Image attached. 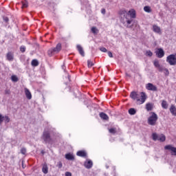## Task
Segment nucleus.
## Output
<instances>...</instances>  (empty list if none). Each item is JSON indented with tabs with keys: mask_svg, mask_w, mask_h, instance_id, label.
Returning <instances> with one entry per match:
<instances>
[{
	"mask_svg": "<svg viewBox=\"0 0 176 176\" xmlns=\"http://www.w3.org/2000/svg\"><path fill=\"white\" fill-rule=\"evenodd\" d=\"M158 141H160V142H164V141H166V135L164 134L159 135Z\"/></svg>",
	"mask_w": 176,
	"mask_h": 176,
	"instance_id": "obj_19",
	"label": "nucleus"
},
{
	"mask_svg": "<svg viewBox=\"0 0 176 176\" xmlns=\"http://www.w3.org/2000/svg\"><path fill=\"white\" fill-rule=\"evenodd\" d=\"M61 50V43H58L56 47L51 48L48 50V56L52 57L53 54H56V53H58Z\"/></svg>",
	"mask_w": 176,
	"mask_h": 176,
	"instance_id": "obj_5",
	"label": "nucleus"
},
{
	"mask_svg": "<svg viewBox=\"0 0 176 176\" xmlns=\"http://www.w3.org/2000/svg\"><path fill=\"white\" fill-rule=\"evenodd\" d=\"M11 80H12V82H19V78H17V76H11Z\"/></svg>",
	"mask_w": 176,
	"mask_h": 176,
	"instance_id": "obj_29",
	"label": "nucleus"
},
{
	"mask_svg": "<svg viewBox=\"0 0 176 176\" xmlns=\"http://www.w3.org/2000/svg\"><path fill=\"white\" fill-rule=\"evenodd\" d=\"M166 63L170 65H176V54H172L166 57Z\"/></svg>",
	"mask_w": 176,
	"mask_h": 176,
	"instance_id": "obj_6",
	"label": "nucleus"
},
{
	"mask_svg": "<svg viewBox=\"0 0 176 176\" xmlns=\"http://www.w3.org/2000/svg\"><path fill=\"white\" fill-rule=\"evenodd\" d=\"M65 159L67 160H75V156H74L71 153L65 154Z\"/></svg>",
	"mask_w": 176,
	"mask_h": 176,
	"instance_id": "obj_16",
	"label": "nucleus"
},
{
	"mask_svg": "<svg viewBox=\"0 0 176 176\" xmlns=\"http://www.w3.org/2000/svg\"><path fill=\"white\" fill-rule=\"evenodd\" d=\"M20 50H21V53H24L25 52V46H24V45L21 46Z\"/></svg>",
	"mask_w": 176,
	"mask_h": 176,
	"instance_id": "obj_39",
	"label": "nucleus"
},
{
	"mask_svg": "<svg viewBox=\"0 0 176 176\" xmlns=\"http://www.w3.org/2000/svg\"><path fill=\"white\" fill-rule=\"evenodd\" d=\"M130 97L134 101H137L138 104H144L146 100V94L145 92H141L140 95L133 91L131 93Z\"/></svg>",
	"mask_w": 176,
	"mask_h": 176,
	"instance_id": "obj_1",
	"label": "nucleus"
},
{
	"mask_svg": "<svg viewBox=\"0 0 176 176\" xmlns=\"http://www.w3.org/2000/svg\"><path fill=\"white\" fill-rule=\"evenodd\" d=\"M153 64L155 68H158L159 67H160V63H159V60H154Z\"/></svg>",
	"mask_w": 176,
	"mask_h": 176,
	"instance_id": "obj_31",
	"label": "nucleus"
},
{
	"mask_svg": "<svg viewBox=\"0 0 176 176\" xmlns=\"http://www.w3.org/2000/svg\"><path fill=\"white\" fill-rule=\"evenodd\" d=\"M6 58L8 61H13L14 60V54L12 52H9L6 54Z\"/></svg>",
	"mask_w": 176,
	"mask_h": 176,
	"instance_id": "obj_11",
	"label": "nucleus"
},
{
	"mask_svg": "<svg viewBox=\"0 0 176 176\" xmlns=\"http://www.w3.org/2000/svg\"><path fill=\"white\" fill-rule=\"evenodd\" d=\"M170 111L172 113L173 116H176V107L174 104H172L170 108Z\"/></svg>",
	"mask_w": 176,
	"mask_h": 176,
	"instance_id": "obj_17",
	"label": "nucleus"
},
{
	"mask_svg": "<svg viewBox=\"0 0 176 176\" xmlns=\"http://www.w3.org/2000/svg\"><path fill=\"white\" fill-rule=\"evenodd\" d=\"M146 89L150 90L151 91H157V87L153 84L149 82L146 85Z\"/></svg>",
	"mask_w": 176,
	"mask_h": 176,
	"instance_id": "obj_8",
	"label": "nucleus"
},
{
	"mask_svg": "<svg viewBox=\"0 0 176 176\" xmlns=\"http://www.w3.org/2000/svg\"><path fill=\"white\" fill-rule=\"evenodd\" d=\"M5 94H10V90H9V89H6V90H5Z\"/></svg>",
	"mask_w": 176,
	"mask_h": 176,
	"instance_id": "obj_45",
	"label": "nucleus"
},
{
	"mask_svg": "<svg viewBox=\"0 0 176 176\" xmlns=\"http://www.w3.org/2000/svg\"><path fill=\"white\" fill-rule=\"evenodd\" d=\"M164 149L166 151H170V155H172V156H176V147L172 146L169 144L165 146Z\"/></svg>",
	"mask_w": 176,
	"mask_h": 176,
	"instance_id": "obj_7",
	"label": "nucleus"
},
{
	"mask_svg": "<svg viewBox=\"0 0 176 176\" xmlns=\"http://www.w3.org/2000/svg\"><path fill=\"white\" fill-rule=\"evenodd\" d=\"M155 54L158 58H162V57H164V50L162 48H158L155 51Z\"/></svg>",
	"mask_w": 176,
	"mask_h": 176,
	"instance_id": "obj_9",
	"label": "nucleus"
},
{
	"mask_svg": "<svg viewBox=\"0 0 176 176\" xmlns=\"http://www.w3.org/2000/svg\"><path fill=\"white\" fill-rule=\"evenodd\" d=\"M91 31L92 34H94L95 35L98 34V29L96 27L91 28Z\"/></svg>",
	"mask_w": 176,
	"mask_h": 176,
	"instance_id": "obj_28",
	"label": "nucleus"
},
{
	"mask_svg": "<svg viewBox=\"0 0 176 176\" xmlns=\"http://www.w3.org/2000/svg\"><path fill=\"white\" fill-rule=\"evenodd\" d=\"M101 13L102 14H105V9L102 8V10H101Z\"/></svg>",
	"mask_w": 176,
	"mask_h": 176,
	"instance_id": "obj_46",
	"label": "nucleus"
},
{
	"mask_svg": "<svg viewBox=\"0 0 176 176\" xmlns=\"http://www.w3.org/2000/svg\"><path fill=\"white\" fill-rule=\"evenodd\" d=\"M146 109L148 111H152V109H153V104H152V103H147L146 104Z\"/></svg>",
	"mask_w": 176,
	"mask_h": 176,
	"instance_id": "obj_18",
	"label": "nucleus"
},
{
	"mask_svg": "<svg viewBox=\"0 0 176 176\" xmlns=\"http://www.w3.org/2000/svg\"><path fill=\"white\" fill-rule=\"evenodd\" d=\"M146 56H148V57H152V56H153V53H152L151 50H147L146 52Z\"/></svg>",
	"mask_w": 176,
	"mask_h": 176,
	"instance_id": "obj_32",
	"label": "nucleus"
},
{
	"mask_svg": "<svg viewBox=\"0 0 176 176\" xmlns=\"http://www.w3.org/2000/svg\"><path fill=\"white\" fill-rule=\"evenodd\" d=\"M25 94L28 100H31V98H32V95L31 94V91H30V89L25 88Z\"/></svg>",
	"mask_w": 176,
	"mask_h": 176,
	"instance_id": "obj_13",
	"label": "nucleus"
},
{
	"mask_svg": "<svg viewBox=\"0 0 176 176\" xmlns=\"http://www.w3.org/2000/svg\"><path fill=\"white\" fill-rule=\"evenodd\" d=\"M129 13L131 19H135V11H129Z\"/></svg>",
	"mask_w": 176,
	"mask_h": 176,
	"instance_id": "obj_25",
	"label": "nucleus"
},
{
	"mask_svg": "<svg viewBox=\"0 0 176 176\" xmlns=\"http://www.w3.org/2000/svg\"><path fill=\"white\" fill-rule=\"evenodd\" d=\"M42 171L44 174H47L49 173V168L47 167V165L46 164L43 165Z\"/></svg>",
	"mask_w": 176,
	"mask_h": 176,
	"instance_id": "obj_20",
	"label": "nucleus"
},
{
	"mask_svg": "<svg viewBox=\"0 0 176 176\" xmlns=\"http://www.w3.org/2000/svg\"><path fill=\"white\" fill-rule=\"evenodd\" d=\"M162 107L164 109H167L168 108V104L166 100H162Z\"/></svg>",
	"mask_w": 176,
	"mask_h": 176,
	"instance_id": "obj_23",
	"label": "nucleus"
},
{
	"mask_svg": "<svg viewBox=\"0 0 176 176\" xmlns=\"http://www.w3.org/2000/svg\"><path fill=\"white\" fill-rule=\"evenodd\" d=\"M41 138L43 140L45 144H50L53 141L52 136H50V132L47 131H43Z\"/></svg>",
	"mask_w": 176,
	"mask_h": 176,
	"instance_id": "obj_4",
	"label": "nucleus"
},
{
	"mask_svg": "<svg viewBox=\"0 0 176 176\" xmlns=\"http://www.w3.org/2000/svg\"><path fill=\"white\" fill-rule=\"evenodd\" d=\"M76 155L77 156H80V157H86L87 156V153L85 151H78Z\"/></svg>",
	"mask_w": 176,
	"mask_h": 176,
	"instance_id": "obj_14",
	"label": "nucleus"
},
{
	"mask_svg": "<svg viewBox=\"0 0 176 176\" xmlns=\"http://www.w3.org/2000/svg\"><path fill=\"white\" fill-rule=\"evenodd\" d=\"M151 116L148 118V124L150 126H155L156 122H157V120L159 119V117L157 116V114L155 112L150 113Z\"/></svg>",
	"mask_w": 176,
	"mask_h": 176,
	"instance_id": "obj_3",
	"label": "nucleus"
},
{
	"mask_svg": "<svg viewBox=\"0 0 176 176\" xmlns=\"http://www.w3.org/2000/svg\"><path fill=\"white\" fill-rule=\"evenodd\" d=\"M154 32L159 34L160 32V28L157 25H154L153 27Z\"/></svg>",
	"mask_w": 176,
	"mask_h": 176,
	"instance_id": "obj_26",
	"label": "nucleus"
},
{
	"mask_svg": "<svg viewBox=\"0 0 176 176\" xmlns=\"http://www.w3.org/2000/svg\"><path fill=\"white\" fill-rule=\"evenodd\" d=\"M99 115L100 118H101V119H102L103 120H108L109 119L108 115H107V113L104 112L100 113Z\"/></svg>",
	"mask_w": 176,
	"mask_h": 176,
	"instance_id": "obj_15",
	"label": "nucleus"
},
{
	"mask_svg": "<svg viewBox=\"0 0 176 176\" xmlns=\"http://www.w3.org/2000/svg\"><path fill=\"white\" fill-rule=\"evenodd\" d=\"M67 78H68L69 80L71 81V76L68 75Z\"/></svg>",
	"mask_w": 176,
	"mask_h": 176,
	"instance_id": "obj_47",
	"label": "nucleus"
},
{
	"mask_svg": "<svg viewBox=\"0 0 176 176\" xmlns=\"http://www.w3.org/2000/svg\"><path fill=\"white\" fill-rule=\"evenodd\" d=\"M32 67H38L39 65V62L36 59H34L32 60Z\"/></svg>",
	"mask_w": 176,
	"mask_h": 176,
	"instance_id": "obj_21",
	"label": "nucleus"
},
{
	"mask_svg": "<svg viewBox=\"0 0 176 176\" xmlns=\"http://www.w3.org/2000/svg\"><path fill=\"white\" fill-rule=\"evenodd\" d=\"M76 48H77V50L79 52L80 54L82 57H85V51L83 50V47H82V46H80V45H77Z\"/></svg>",
	"mask_w": 176,
	"mask_h": 176,
	"instance_id": "obj_12",
	"label": "nucleus"
},
{
	"mask_svg": "<svg viewBox=\"0 0 176 176\" xmlns=\"http://www.w3.org/2000/svg\"><path fill=\"white\" fill-rule=\"evenodd\" d=\"M62 67H63V69H64V66H62Z\"/></svg>",
	"mask_w": 176,
	"mask_h": 176,
	"instance_id": "obj_49",
	"label": "nucleus"
},
{
	"mask_svg": "<svg viewBox=\"0 0 176 176\" xmlns=\"http://www.w3.org/2000/svg\"><path fill=\"white\" fill-rule=\"evenodd\" d=\"M126 76H128L129 78H130V76H130V74L126 73Z\"/></svg>",
	"mask_w": 176,
	"mask_h": 176,
	"instance_id": "obj_48",
	"label": "nucleus"
},
{
	"mask_svg": "<svg viewBox=\"0 0 176 176\" xmlns=\"http://www.w3.org/2000/svg\"><path fill=\"white\" fill-rule=\"evenodd\" d=\"M157 69L160 72H163V71H164V69H166V68L163 67L162 66H160Z\"/></svg>",
	"mask_w": 176,
	"mask_h": 176,
	"instance_id": "obj_41",
	"label": "nucleus"
},
{
	"mask_svg": "<svg viewBox=\"0 0 176 176\" xmlns=\"http://www.w3.org/2000/svg\"><path fill=\"white\" fill-rule=\"evenodd\" d=\"M164 71L165 72L164 74L166 75V76H168V75H170V72H168V69L167 68L164 69Z\"/></svg>",
	"mask_w": 176,
	"mask_h": 176,
	"instance_id": "obj_40",
	"label": "nucleus"
},
{
	"mask_svg": "<svg viewBox=\"0 0 176 176\" xmlns=\"http://www.w3.org/2000/svg\"><path fill=\"white\" fill-rule=\"evenodd\" d=\"M3 120H4V122H5L6 124V123H9V122H10V118H9V116H4V118H3Z\"/></svg>",
	"mask_w": 176,
	"mask_h": 176,
	"instance_id": "obj_30",
	"label": "nucleus"
},
{
	"mask_svg": "<svg viewBox=\"0 0 176 176\" xmlns=\"http://www.w3.org/2000/svg\"><path fill=\"white\" fill-rule=\"evenodd\" d=\"M3 20L5 21V23L9 22V18L8 16H3Z\"/></svg>",
	"mask_w": 176,
	"mask_h": 176,
	"instance_id": "obj_42",
	"label": "nucleus"
},
{
	"mask_svg": "<svg viewBox=\"0 0 176 176\" xmlns=\"http://www.w3.org/2000/svg\"><path fill=\"white\" fill-rule=\"evenodd\" d=\"M65 176H72V173H71L70 172H66L65 173Z\"/></svg>",
	"mask_w": 176,
	"mask_h": 176,
	"instance_id": "obj_44",
	"label": "nucleus"
},
{
	"mask_svg": "<svg viewBox=\"0 0 176 176\" xmlns=\"http://www.w3.org/2000/svg\"><path fill=\"white\" fill-rule=\"evenodd\" d=\"M26 153H27V149H25V148H22L21 149V153H22V155H25Z\"/></svg>",
	"mask_w": 176,
	"mask_h": 176,
	"instance_id": "obj_37",
	"label": "nucleus"
},
{
	"mask_svg": "<svg viewBox=\"0 0 176 176\" xmlns=\"http://www.w3.org/2000/svg\"><path fill=\"white\" fill-rule=\"evenodd\" d=\"M146 1H151V0H146Z\"/></svg>",
	"mask_w": 176,
	"mask_h": 176,
	"instance_id": "obj_50",
	"label": "nucleus"
},
{
	"mask_svg": "<svg viewBox=\"0 0 176 176\" xmlns=\"http://www.w3.org/2000/svg\"><path fill=\"white\" fill-rule=\"evenodd\" d=\"M129 115H135L137 113V111L134 108H131L129 109Z\"/></svg>",
	"mask_w": 176,
	"mask_h": 176,
	"instance_id": "obj_24",
	"label": "nucleus"
},
{
	"mask_svg": "<svg viewBox=\"0 0 176 176\" xmlns=\"http://www.w3.org/2000/svg\"><path fill=\"white\" fill-rule=\"evenodd\" d=\"M153 141H159V135L154 133L152 134Z\"/></svg>",
	"mask_w": 176,
	"mask_h": 176,
	"instance_id": "obj_27",
	"label": "nucleus"
},
{
	"mask_svg": "<svg viewBox=\"0 0 176 176\" xmlns=\"http://www.w3.org/2000/svg\"><path fill=\"white\" fill-rule=\"evenodd\" d=\"M109 133H111V134H116V129L115 128H111L110 129H109Z\"/></svg>",
	"mask_w": 176,
	"mask_h": 176,
	"instance_id": "obj_34",
	"label": "nucleus"
},
{
	"mask_svg": "<svg viewBox=\"0 0 176 176\" xmlns=\"http://www.w3.org/2000/svg\"><path fill=\"white\" fill-rule=\"evenodd\" d=\"M56 167H58V168H61L63 167V163L61 162H58L56 164Z\"/></svg>",
	"mask_w": 176,
	"mask_h": 176,
	"instance_id": "obj_38",
	"label": "nucleus"
},
{
	"mask_svg": "<svg viewBox=\"0 0 176 176\" xmlns=\"http://www.w3.org/2000/svg\"><path fill=\"white\" fill-rule=\"evenodd\" d=\"M119 14L121 17V23L122 24H124V23H127L126 28H132L133 25H129L131 24V22L133 21V19H129L130 18V14H129V12L126 10H120L119 12Z\"/></svg>",
	"mask_w": 176,
	"mask_h": 176,
	"instance_id": "obj_2",
	"label": "nucleus"
},
{
	"mask_svg": "<svg viewBox=\"0 0 176 176\" xmlns=\"http://www.w3.org/2000/svg\"><path fill=\"white\" fill-rule=\"evenodd\" d=\"M84 166L85 168H91L93 167V161L91 160H87L84 163Z\"/></svg>",
	"mask_w": 176,
	"mask_h": 176,
	"instance_id": "obj_10",
	"label": "nucleus"
},
{
	"mask_svg": "<svg viewBox=\"0 0 176 176\" xmlns=\"http://www.w3.org/2000/svg\"><path fill=\"white\" fill-rule=\"evenodd\" d=\"M107 54H108L109 57H110L111 58H112L113 57V55L112 54L111 52L109 51L107 52Z\"/></svg>",
	"mask_w": 176,
	"mask_h": 176,
	"instance_id": "obj_43",
	"label": "nucleus"
},
{
	"mask_svg": "<svg viewBox=\"0 0 176 176\" xmlns=\"http://www.w3.org/2000/svg\"><path fill=\"white\" fill-rule=\"evenodd\" d=\"M144 10L146 13H151L152 12V9H151V7L149 6H146L144 7Z\"/></svg>",
	"mask_w": 176,
	"mask_h": 176,
	"instance_id": "obj_22",
	"label": "nucleus"
},
{
	"mask_svg": "<svg viewBox=\"0 0 176 176\" xmlns=\"http://www.w3.org/2000/svg\"><path fill=\"white\" fill-rule=\"evenodd\" d=\"M22 8H28V1L22 2Z\"/></svg>",
	"mask_w": 176,
	"mask_h": 176,
	"instance_id": "obj_35",
	"label": "nucleus"
},
{
	"mask_svg": "<svg viewBox=\"0 0 176 176\" xmlns=\"http://www.w3.org/2000/svg\"><path fill=\"white\" fill-rule=\"evenodd\" d=\"M100 52H102L103 53H107V52H108V50H107V48L102 47L100 48Z\"/></svg>",
	"mask_w": 176,
	"mask_h": 176,
	"instance_id": "obj_36",
	"label": "nucleus"
},
{
	"mask_svg": "<svg viewBox=\"0 0 176 176\" xmlns=\"http://www.w3.org/2000/svg\"><path fill=\"white\" fill-rule=\"evenodd\" d=\"M87 65H88V68H90L91 67H93V65H94V63H93L91 60H88Z\"/></svg>",
	"mask_w": 176,
	"mask_h": 176,
	"instance_id": "obj_33",
	"label": "nucleus"
}]
</instances>
